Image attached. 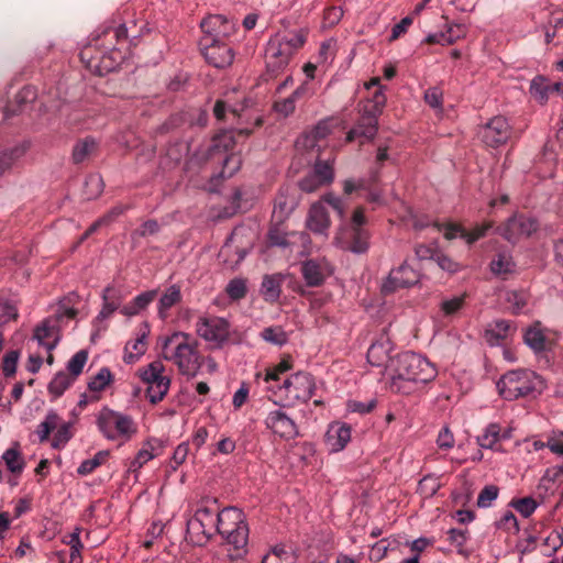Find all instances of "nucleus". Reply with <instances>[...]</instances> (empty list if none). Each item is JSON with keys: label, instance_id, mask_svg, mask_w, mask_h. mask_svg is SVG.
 Instances as JSON below:
<instances>
[{"label": "nucleus", "instance_id": "obj_1", "mask_svg": "<svg viewBox=\"0 0 563 563\" xmlns=\"http://www.w3.org/2000/svg\"><path fill=\"white\" fill-rule=\"evenodd\" d=\"M438 369L424 356L405 352L396 355L386 366L389 389L394 393L411 394L421 385L432 382Z\"/></svg>", "mask_w": 563, "mask_h": 563}, {"label": "nucleus", "instance_id": "obj_2", "mask_svg": "<svg viewBox=\"0 0 563 563\" xmlns=\"http://www.w3.org/2000/svg\"><path fill=\"white\" fill-rule=\"evenodd\" d=\"M161 342V355L165 361L173 363L181 375L196 376L202 357L198 351V342L189 333L174 332L162 338Z\"/></svg>", "mask_w": 563, "mask_h": 563}, {"label": "nucleus", "instance_id": "obj_3", "mask_svg": "<svg viewBox=\"0 0 563 563\" xmlns=\"http://www.w3.org/2000/svg\"><path fill=\"white\" fill-rule=\"evenodd\" d=\"M317 389L313 376L307 372H298L284 379L280 385L266 386L268 398L283 407H295L308 402Z\"/></svg>", "mask_w": 563, "mask_h": 563}, {"label": "nucleus", "instance_id": "obj_4", "mask_svg": "<svg viewBox=\"0 0 563 563\" xmlns=\"http://www.w3.org/2000/svg\"><path fill=\"white\" fill-rule=\"evenodd\" d=\"M307 32L294 30L277 33L271 37L266 46V67L274 76L283 70L291 57L305 45Z\"/></svg>", "mask_w": 563, "mask_h": 563}, {"label": "nucleus", "instance_id": "obj_5", "mask_svg": "<svg viewBox=\"0 0 563 563\" xmlns=\"http://www.w3.org/2000/svg\"><path fill=\"white\" fill-rule=\"evenodd\" d=\"M95 46L99 49L101 55V63L103 69L110 71L114 69L115 65L120 64L125 53L123 49L128 44V31L124 24L118 27H106L95 38Z\"/></svg>", "mask_w": 563, "mask_h": 563}, {"label": "nucleus", "instance_id": "obj_6", "mask_svg": "<svg viewBox=\"0 0 563 563\" xmlns=\"http://www.w3.org/2000/svg\"><path fill=\"white\" fill-rule=\"evenodd\" d=\"M96 423L107 440L120 444L130 441L137 432V427L130 416L109 408H102L98 412Z\"/></svg>", "mask_w": 563, "mask_h": 563}, {"label": "nucleus", "instance_id": "obj_7", "mask_svg": "<svg viewBox=\"0 0 563 563\" xmlns=\"http://www.w3.org/2000/svg\"><path fill=\"white\" fill-rule=\"evenodd\" d=\"M218 534L241 555L249 540V527L243 512L234 507H228L218 514Z\"/></svg>", "mask_w": 563, "mask_h": 563}, {"label": "nucleus", "instance_id": "obj_8", "mask_svg": "<svg viewBox=\"0 0 563 563\" xmlns=\"http://www.w3.org/2000/svg\"><path fill=\"white\" fill-rule=\"evenodd\" d=\"M542 379L532 371L516 369L507 372L497 383L499 395L506 400L518 399L542 387Z\"/></svg>", "mask_w": 563, "mask_h": 563}, {"label": "nucleus", "instance_id": "obj_9", "mask_svg": "<svg viewBox=\"0 0 563 563\" xmlns=\"http://www.w3.org/2000/svg\"><path fill=\"white\" fill-rule=\"evenodd\" d=\"M195 331L210 349H221L230 340L231 324L225 318L203 314L198 317Z\"/></svg>", "mask_w": 563, "mask_h": 563}, {"label": "nucleus", "instance_id": "obj_10", "mask_svg": "<svg viewBox=\"0 0 563 563\" xmlns=\"http://www.w3.org/2000/svg\"><path fill=\"white\" fill-rule=\"evenodd\" d=\"M165 366L154 361L139 369V377L146 385V396L152 404H157L167 395L170 379L164 374Z\"/></svg>", "mask_w": 563, "mask_h": 563}, {"label": "nucleus", "instance_id": "obj_11", "mask_svg": "<svg viewBox=\"0 0 563 563\" xmlns=\"http://www.w3.org/2000/svg\"><path fill=\"white\" fill-rule=\"evenodd\" d=\"M205 33L201 42L223 41L231 37L236 30V23L222 14H212L200 23Z\"/></svg>", "mask_w": 563, "mask_h": 563}, {"label": "nucleus", "instance_id": "obj_12", "mask_svg": "<svg viewBox=\"0 0 563 563\" xmlns=\"http://www.w3.org/2000/svg\"><path fill=\"white\" fill-rule=\"evenodd\" d=\"M537 229L538 223L534 219L515 214L498 228V233L505 240L516 243L521 239L529 238Z\"/></svg>", "mask_w": 563, "mask_h": 563}, {"label": "nucleus", "instance_id": "obj_13", "mask_svg": "<svg viewBox=\"0 0 563 563\" xmlns=\"http://www.w3.org/2000/svg\"><path fill=\"white\" fill-rule=\"evenodd\" d=\"M420 279V274L417 269L411 267L407 262H404L396 268H393L382 285V291L387 295L397 291L398 289L408 288L416 285Z\"/></svg>", "mask_w": 563, "mask_h": 563}, {"label": "nucleus", "instance_id": "obj_14", "mask_svg": "<svg viewBox=\"0 0 563 563\" xmlns=\"http://www.w3.org/2000/svg\"><path fill=\"white\" fill-rule=\"evenodd\" d=\"M334 179L333 166L329 162L318 161L313 169L301 178L298 186L301 191L312 194Z\"/></svg>", "mask_w": 563, "mask_h": 563}, {"label": "nucleus", "instance_id": "obj_15", "mask_svg": "<svg viewBox=\"0 0 563 563\" xmlns=\"http://www.w3.org/2000/svg\"><path fill=\"white\" fill-rule=\"evenodd\" d=\"M511 134L510 125L501 115L490 119L479 131L482 141L489 147H498L505 144Z\"/></svg>", "mask_w": 563, "mask_h": 563}, {"label": "nucleus", "instance_id": "obj_16", "mask_svg": "<svg viewBox=\"0 0 563 563\" xmlns=\"http://www.w3.org/2000/svg\"><path fill=\"white\" fill-rule=\"evenodd\" d=\"M201 51L208 64L216 68H227L234 60L233 48L224 41L201 42Z\"/></svg>", "mask_w": 563, "mask_h": 563}, {"label": "nucleus", "instance_id": "obj_17", "mask_svg": "<svg viewBox=\"0 0 563 563\" xmlns=\"http://www.w3.org/2000/svg\"><path fill=\"white\" fill-rule=\"evenodd\" d=\"M265 426L274 434L285 440L294 439L299 433L296 422L280 409L268 412L265 418Z\"/></svg>", "mask_w": 563, "mask_h": 563}, {"label": "nucleus", "instance_id": "obj_18", "mask_svg": "<svg viewBox=\"0 0 563 563\" xmlns=\"http://www.w3.org/2000/svg\"><path fill=\"white\" fill-rule=\"evenodd\" d=\"M299 203L296 190L290 187H283L276 195L273 208V221L277 224L284 223Z\"/></svg>", "mask_w": 563, "mask_h": 563}, {"label": "nucleus", "instance_id": "obj_19", "mask_svg": "<svg viewBox=\"0 0 563 563\" xmlns=\"http://www.w3.org/2000/svg\"><path fill=\"white\" fill-rule=\"evenodd\" d=\"M361 118L354 129L349 131L346 135V141L352 142L357 137H364L366 140H372L377 133L378 130V117L380 114L374 113L366 108L361 107Z\"/></svg>", "mask_w": 563, "mask_h": 563}, {"label": "nucleus", "instance_id": "obj_20", "mask_svg": "<svg viewBox=\"0 0 563 563\" xmlns=\"http://www.w3.org/2000/svg\"><path fill=\"white\" fill-rule=\"evenodd\" d=\"M301 274L308 286L317 287L332 274V268L325 260H308L301 264Z\"/></svg>", "mask_w": 563, "mask_h": 563}, {"label": "nucleus", "instance_id": "obj_21", "mask_svg": "<svg viewBox=\"0 0 563 563\" xmlns=\"http://www.w3.org/2000/svg\"><path fill=\"white\" fill-rule=\"evenodd\" d=\"M33 339L37 341L38 345L52 352L60 340L59 329L57 321L52 319L43 320L35 329Z\"/></svg>", "mask_w": 563, "mask_h": 563}, {"label": "nucleus", "instance_id": "obj_22", "mask_svg": "<svg viewBox=\"0 0 563 563\" xmlns=\"http://www.w3.org/2000/svg\"><path fill=\"white\" fill-rule=\"evenodd\" d=\"M529 91L536 101L544 104L552 93L563 97V82L551 84L547 78L538 76L531 80Z\"/></svg>", "mask_w": 563, "mask_h": 563}, {"label": "nucleus", "instance_id": "obj_23", "mask_svg": "<svg viewBox=\"0 0 563 563\" xmlns=\"http://www.w3.org/2000/svg\"><path fill=\"white\" fill-rule=\"evenodd\" d=\"M351 440V428L341 422L331 423L325 433V444L331 452L342 451Z\"/></svg>", "mask_w": 563, "mask_h": 563}, {"label": "nucleus", "instance_id": "obj_24", "mask_svg": "<svg viewBox=\"0 0 563 563\" xmlns=\"http://www.w3.org/2000/svg\"><path fill=\"white\" fill-rule=\"evenodd\" d=\"M307 228L319 234H327L331 221L322 200L311 205L307 216Z\"/></svg>", "mask_w": 563, "mask_h": 563}, {"label": "nucleus", "instance_id": "obj_25", "mask_svg": "<svg viewBox=\"0 0 563 563\" xmlns=\"http://www.w3.org/2000/svg\"><path fill=\"white\" fill-rule=\"evenodd\" d=\"M393 344L387 338L374 342L367 351V362L373 366H386L394 358L390 356Z\"/></svg>", "mask_w": 563, "mask_h": 563}, {"label": "nucleus", "instance_id": "obj_26", "mask_svg": "<svg viewBox=\"0 0 563 563\" xmlns=\"http://www.w3.org/2000/svg\"><path fill=\"white\" fill-rule=\"evenodd\" d=\"M148 332H150V330H148L147 324H144L143 329L137 334V336L134 340H131L125 344L123 361L126 364L135 363L136 361L140 360V357L142 355L145 354V352L147 350L146 338H147Z\"/></svg>", "mask_w": 563, "mask_h": 563}, {"label": "nucleus", "instance_id": "obj_27", "mask_svg": "<svg viewBox=\"0 0 563 563\" xmlns=\"http://www.w3.org/2000/svg\"><path fill=\"white\" fill-rule=\"evenodd\" d=\"M514 331L509 321L496 320L485 331V340L490 345H498L506 340Z\"/></svg>", "mask_w": 563, "mask_h": 563}, {"label": "nucleus", "instance_id": "obj_28", "mask_svg": "<svg viewBox=\"0 0 563 563\" xmlns=\"http://www.w3.org/2000/svg\"><path fill=\"white\" fill-rule=\"evenodd\" d=\"M379 79L374 78L369 82L365 84V88L367 90L375 88L372 97L367 98L361 107L366 108L371 111H374V113L382 114L383 109L386 103V96L383 92L382 88L378 86Z\"/></svg>", "mask_w": 563, "mask_h": 563}, {"label": "nucleus", "instance_id": "obj_29", "mask_svg": "<svg viewBox=\"0 0 563 563\" xmlns=\"http://www.w3.org/2000/svg\"><path fill=\"white\" fill-rule=\"evenodd\" d=\"M464 35V27L462 25H450L445 32L429 34L426 42L429 44L450 45L456 42Z\"/></svg>", "mask_w": 563, "mask_h": 563}, {"label": "nucleus", "instance_id": "obj_30", "mask_svg": "<svg viewBox=\"0 0 563 563\" xmlns=\"http://www.w3.org/2000/svg\"><path fill=\"white\" fill-rule=\"evenodd\" d=\"M500 441V424L489 423L481 435L477 437L476 442L482 449H489L503 452L499 446H496Z\"/></svg>", "mask_w": 563, "mask_h": 563}, {"label": "nucleus", "instance_id": "obj_31", "mask_svg": "<svg viewBox=\"0 0 563 563\" xmlns=\"http://www.w3.org/2000/svg\"><path fill=\"white\" fill-rule=\"evenodd\" d=\"M181 300V291L180 287L177 285H172L168 287L164 294L161 296L158 301V314L162 319L167 317V311L180 302Z\"/></svg>", "mask_w": 563, "mask_h": 563}, {"label": "nucleus", "instance_id": "obj_32", "mask_svg": "<svg viewBox=\"0 0 563 563\" xmlns=\"http://www.w3.org/2000/svg\"><path fill=\"white\" fill-rule=\"evenodd\" d=\"M217 509H211L208 507H200L194 515V519L199 521V523L207 530V533H211L212 537L218 531V514Z\"/></svg>", "mask_w": 563, "mask_h": 563}, {"label": "nucleus", "instance_id": "obj_33", "mask_svg": "<svg viewBox=\"0 0 563 563\" xmlns=\"http://www.w3.org/2000/svg\"><path fill=\"white\" fill-rule=\"evenodd\" d=\"M31 143L22 141L10 148H5L0 153L4 166L8 170L12 168L30 150Z\"/></svg>", "mask_w": 563, "mask_h": 563}, {"label": "nucleus", "instance_id": "obj_34", "mask_svg": "<svg viewBox=\"0 0 563 563\" xmlns=\"http://www.w3.org/2000/svg\"><path fill=\"white\" fill-rule=\"evenodd\" d=\"M98 144L95 139L86 137L78 141L73 148L71 157L74 163L79 164L85 162L97 151Z\"/></svg>", "mask_w": 563, "mask_h": 563}, {"label": "nucleus", "instance_id": "obj_35", "mask_svg": "<svg viewBox=\"0 0 563 563\" xmlns=\"http://www.w3.org/2000/svg\"><path fill=\"white\" fill-rule=\"evenodd\" d=\"M351 241L347 245L343 246L353 253H365L369 245V233L366 229L350 230Z\"/></svg>", "mask_w": 563, "mask_h": 563}, {"label": "nucleus", "instance_id": "obj_36", "mask_svg": "<svg viewBox=\"0 0 563 563\" xmlns=\"http://www.w3.org/2000/svg\"><path fill=\"white\" fill-rule=\"evenodd\" d=\"M525 342L536 352H542L547 347V338L540 323L530 327L525 333Z\"/></svg>", "mask_w": 563, "mask_h": 563}, {"label": "nucleus", "instance_id": "obj_37", "mask_svg": "<svg viewBox=\"0 0 563 563\" xmlns=\"http://www.w3.org/2000/svg\"><path fill=\"white\" fill-rule=\"evenodd\" d=\"M282 278L278 275L265 276L261 292L266 301H276L280 295Z\"/></svg>", "mask_w": 563, "mask_h": 563}, {"label": "nucleus", "instance_id": "obj_38", "mask_svg": "<svg viewBox=\"0 0 563 563\" xmlns=\"http://www.w3.org/2000/svg\"><path fill=\"white\" fill-rule=\"evenodd\" d=\"M187 537L189 541L196 545L206 544L211 538V533H207V530L194 518L187 522Z\"/></svg>", "mask_w": 563, "mask_h": 563}, {"label": "nucleus", "instance_id": "obj_39", "mask_svg": "<svg viewBox=\"0 0 563 563\" xmlns=\"http://www.w3.org/2000/svg\"><path fill=\"white\" fill-rule=\"evenodd\" d=\"M80 528H75L73 532L66 534L63 539L64 543L70 548V563H81V550L84 549V544L80 541Z\"/></svg>", "mask_w": 563, "mask_h": 563}, {"label": "nucleus", "instance_id": "obj_40", "mask_svg": "<svg viewBox=\"0 0 563 563\" xmlns=\"http://www.w3.org/2000/svg\"><path fill=\"white\" fill-rule=\"evenodd\" d=\"M157 455L154 442L147 441L143 444L142 449L137 452L135 459L131 462L129 471L137 472L148 461Z\"/></svg>", "mask_w": 563, "mask_h": 563}, {"label": "nucleus", "instance_id": "obj_41", "mask_svg": "<svg viewBox=\"0 0 563 563\" xmlns=\"http://www.w3.org/2000/svg\"><path fill=\"white\" fill-rule=\"evenodd\" d=\"M60 417L53 410L48 411L45 419L37 426L36 434L40 442H45L52 431L59 426Z\"/></svg>", "mask_w": 563, "mask_h": 563}, {"label": "nucleus", "instance_id": "obj_42", "mask_svg": "<svg viewBox=\"0 0 563 563\" xmlns=\"http://www.w3.org/2000/svg\"><path fill=\"white\" fill-rule=\"evenodd\" d=\"M95 42L92 41L89 45L85 46L80 53L79 57L81 62L92 71L101 74L103 69V64L101 63V55L93 56L92 52L95 48Z\"/></svg>", "mask_w": 563, "mask_h": 563}, {"label": "nucleus", "instance_id": "obj_43", "mask_svg": "<svg viewBox=\"0 0 563 563\" xmlns=\"http://www.w3.org/2000/svg\"><path fill=\"white\" fill-rule=\"evenodd\" d=\"M490 271L493 274L498 276H506L515 271V263L512 257L506 253H499L492 262H490Z\"/></svg>", "mask_w": 563, "mask_h": 563}, {"label": "nucleus", "instance_id": "obj_44", "mask_svg": "<svg viewBox=\"0 0 563 563\" xmlns=\"http://www.w3.org/2000/svg\"><path fill=\"white\" fill-rule=\"evenodd\" d=\"M109 454L110 453L107 450L97 452L92 459H88L81 462V464L77 468V473L81 476H87L91 474L97 467H99L107 461Z\"/></svg>", "mask_w": 563, "mask_h": 563}, {"label": "nucleus", "instance_id": "obj_45", "mask_svg": "<svg viewBox=\"0 0 563 563\" xmlns=\"http://www.w3.org/2000/svg\"><path fill=\"white\" fill-rule=\"evenodd\" d=\"M296 559L291 551L282 547H275L267 552L261 563H295Z\"/></svg>", "mask_w": 563, "mask_h": 563}, {"label": "nucleus", "instance_id": "obj_46", "mask_svg": "<svg viewBox=\"0 0 563 563\" xmlns=\"http://www.w3.org/2000/svg\"><path fill=\"white\" fill-rule=\"evenodd\" d=\"M74 378L64 372L57 373L48 384V391L55 398L62 396L64 391L73 384Z\"/></svg>", "mask_w": 563, "mask_h": 563}, {"label": "nucleus", "instance_id": "obj_47", "mask_svg": "<svg viewBox=\"0 0 563 563\" xmlns=\"http://www.w3.org/2000/svg\"><path fill=\"white\" fill-rule=\"evenodd\" d=\"M73 423L71 422H65L59 421V426L55 429L56 432L54 434V438L52 440V448L54 449H62L64 448L68 441L73 438Z\"/></svg>", "mask_w": 563, "mask_h": 563}, {"label": "nucleus", "instance_id": "obj_48", "mask_svg": "<svg viewBox=\"0 0 563 563\" xmlns=\"http://www.w3.org/2000/svg\"><path fill=\"white\" fill-rule=\"evenodd\" d=\"M291 366V360L289 357L283 358L276 366L267 369L264 376V382L267 384V386L272 384L280 385L282 383L279 375L289 371Z\"/></svg>", "mask_w": 563, "mask_h": 563}, {"label": "nucleus", "instance_id": "obj_49", "mask_svg": "<svg viewBox=\"0 0 563 563\" xmlns=\"http://www.w3.org/2000/svg\"><path fill=\"white\" fill-rule=\"evenodd\" d=\"M467 295L464 292L459 296L445 298L441 301L440 310L445 317H452L456 314L465 305Z\"/></svg>", "mask_w": 563, "mask_h": 563}, {"label": "nucleus", "instance_id": "obj_50", "mask_svg": "<svg viewBox=\"0 0 563 563\" xmlns=\"http://www.w3.org/2000/svg\"><path fill=\"white\" fill-rule=\"evenodd\" d=\"M2 459L12 473H21L24 468V461L16 448H10L4 451Z\"/></svg>", "mask_w": 563, "mask_h": 563}, {"label": "nucleus", "instance_id": "obj_51", "mask_svg": "<svg viewBox=\"0 0 563 563\" xmlns=\"http://www.w3.org/2000/svg\"><path fill=\"white\" fill-rule=\"evenodd\" d=\"M261 336L264 341L278 346L284 345L288 340L286 332L280 327L265 328Z\"/></svg>", "mask_w": 563, "mask_h": 563}, {"label": "nucleus", "instance_id": "obj_52", "mask_svg": "<svg viewBox=\"0 0 563 563\" xmlns=\"http://www.w3.org/2000/svg\"><path fill=\"white\" fill-rule=\"evenodd\" d=\"M112 375L107 367L101 368L89 382V389L92 391L103 390L111 382Z\"/></svg>", "mask_w": 563, "mask_h": 563}, {"label": "nucleus", "instance_id": "obj_53", "mask_svg": "<svg viewBox=\"0 0 563 563\" xmlns=\"http://www.w3.org/2000/svg\"><path fill=\"white\" fill-rule=\"evenodd\" d=\"M88 360V354L86 351H78L68 362L67 369L70 375L75 379L81 372Z\"/></svg>", "mask_w": 563, "mask_h": 563}, {"label": "nucleus", "instance_id": "obj_54", "mask_svg": "<svg viewBox=\"0 0 563 563\" xmlns=\"http://www.w3.org/2000/svg\"><path fill=\"white\" fill-rule=\"evenodd\" d=\"M440 488V483L437 477L424 476L418 484V492L423 497H432Z\"/></svg>", "mask_w": 563, "mask_h": 563}, {"label": "nucleus", "instance_id": "obj_55", "mask_svg": "<svg viewBox=\"0 0 563 563\" xmlns=\"http://www.w3.org/2000/svg\"><path fill=\"white\" fill-rule=\"evenodd\" d=\"M498 492L499 489L495 485L485 486L477 497V506L481 508L490 507L492 503L497 498Z\"/></svg>", "mask_w": 563, "mask_h": 563}, {"label": "nucleus", "instance_id": "obj_56", "mask_svg": "<svg viewBox=\"0 0 563 563\" xmlns=\"http://www.w3.org/2000/svg\"><path fill=\"white\" fill-rule=\"evenodd\" d=\"M506 300L515 313H519L527 305V295L523 291H507Z\"/></svg>", "mask_w": 563, "mask_h": 563}, {"label": "nucleus", "instance_id": "obj_57", "mask_svg": "<svg viewBox=\"0 0 563 563\" xmlns=\"http://www.w3.org/2000/svg\"><path fill=\"white\" fill-rule=\"evenodd\" d=\"M123 299H124V294H123L122 289H120L113 285H109L108 287H106L103 289V292H102L103 301H108V302L120 308Z\"/></svg>", "mask_w": 563, "mask_h": 563}, {"label": "nucleus", "instance_id": "obj_58", "mask_svg": "<svg viewBox=\"0 0 563 563\" xmlns=\"http://www.w3.org/2000/svg\"><path fill=\"white\" fill-rule=\"evenodd\" d=\"M227 294L234 300L243 298L246 294L245 282L241 278L232 279L227 286Z\"/></svg>", "mask_w": 563, "mask_h": 563}, {"label": "nucleus", "instance_id": "obj_59", "mask_svg": "<svg viewBox=\"0 0 563 563\" xmlns=\"http://www.w3.org/2000/svg\"><path fill=\"white\" fill-rule=\"evenodd\" d=\"M20 357L19 351H9L2 362V371L5 376H12L16 372V365Z\"/></svg>", "mask_w": 563, "mask_h": 563}, {"label": "nucleus", "instance_id": "obj_60", "mask_svg": "<svg viewBox=\"0 0 563 563\" xmlns=\"http://www.w3.org/2000/svg\"><path fill=\"white\" fill-rule=\"evenodd\" d=\"M322 202L328 203L338 214L340 219H344L345 217V203L344 201L333 195L332 192H328L322 196Z\"/></svg>", "mask_w": 563, "mask_h": 563}, {"label": "nucleus", "instance_id": "obj_61", "mask_svg": "<svg viewBox=\"0 0 563 563\" xmlns=\"http://www.w3.org/2000/svg\"><path fill=\"white\" fill-rule=\"evenodd\" d=\"M389 547H390V543L388 542L387 539H382L379 541H377L371 549L369 551V560L372 562H379L382 561L388 550H389Z\"/></svg>", "mask_w": 563, "mask_h": 563}, {"label": "nucleus", "instance_id": "obj_62", "mask_svg": "<svg viewBox=\"0 0 563 563\" xmlns=\"http://www.w3.org/2000/svg\"><path fill=\"white\" fill-rule=\"evenodd\" d=\"M512 505L516 510L520 512L525 518L530 517L537 509V503L531 497L521 498L515 501Z\"/></svg>", "mask_w": 563, "mask_h": 563}, {"label": "nucleus", "instance_id": "obj_63", "mask_svg": "<svg viewBox=\"0 0 563 563\" xmlns=\"http://www.w3.org/2000/svg\"><path fill=\"white\" fill-rule=\"evenodd\" d=\"M18 309L14 305L7 300H0V324H5L16 319Z\"/></svg>", "mask_w": 563, "mask_h": 563}, {"label": "nucleus", "instance_id": "obj_64", "mask_svg": "<svg viewBox=\"0 0 563 563\" xmlns=\"http://www.w3.org/2000/svg\"><path fill=\"white\" fill-rule=\"evenodd\" d=\"M455 440L449 427H443L437 438V445L441 450H450L454 446Z\"/></svg>", "mask_w": 563, "mask_h": 563}]
</instances>
